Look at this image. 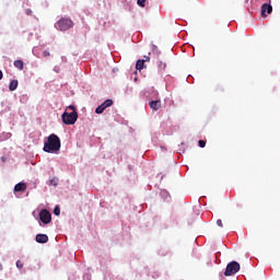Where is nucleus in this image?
Instances as JSON below:
<instances>
[{"label": "nucleus", "instance_id": "obj_1", "mask_svg": "<svg viewBox=\"0 0 280 280\" xmlns=\"http://www.w3.org/2000/svg\"><path fill=\"white\" fill-rule=\"evenodd\" d=\"M62 147L60 142V138L55 133L48 136L47 141L44 143V152H48V154H54V152H60V148Z\"/></svg>", "mask_w": 280, "mask_h": 280}, {"label": "nucleus", "instance_id": "obj_2", "mask_svg": "<svg viewBox=\"0 0 280 280\" xmlns=\"http://www.w3.org/2000/svg\"><path fill=\"white\" fill-rule=\"evenodd\" d=\"M56 30L60 32H67V30H71L73 27V21L69 18H61L56 24Z\"/></svg>", "mask_w": 280, "mask_h": 280}, {"label": "nucleus", "instance_id": "obj_3", "mask_svg": "<svg viewBox=\"0 0 280 280\" xmlns=\"http://www.w3.org/2000/svg\"><path fill=\"white\" fill-rule=\"evenodd\" d=\"M61 119L66 126H73V124L78 121V112H72V113L65 112L61 115Z\"/></svg>", "mask_w": 280, "mask_h": 280}, {"label": "nucleus", "instance_id": "obj_4", "mask_svg": "<svg viewBox=\"0 0 280 280\" xmlns=\"http://www.w3.org/2000/svg\"><path fill=\"white\" fill-rule=\"evenodd\" d=\"M240 268H241L240 262L233 260L228 264L225 271H224V276L233 277V275H237V272H240Z\"/></svg>", "mask_w": 280, "mask_h": 280}, {"label": "nucleus", "instance_id": "obj_5", "mask_svg": "<svg viewBox=\"0 0 280 280\" xmlns=\"http://www.w3.org/2000/svg\"><path fill=\"white\" fill-rule=\"evenodd\" d=\"M39 220L43 222V224H49V222H51V212H49L47 209H43L39 212Z\"/></svg>", "mask_w": 280, "mask_h": 280}, {"label": "nucleus", "instance_id": "obj_6", "mask_svg": "<svg viewBox=\"0 0 280 280\" xmlns=\"http://www.w3.org/2000/svg\"><path fill=\"white\" fill-rule=\"evenodd\" d=\"M267 12V14H266ZM268 14H272V4L271 3H264L261 5V16L264 19H266V16H268Z\"/></svg>", "mask_w": 280, "mask_h": 280}, {"label": "nucleus", "instance_id": "obj_7", "mask_svg": "<svg viewBox=\"0 0 280 280\" xmlns=\"http://www.w3.org/2000/svg\"><path fill=\"white\" fill-rule=\"evenodd\" d=\"M165 69H167V63L163 60L158 61V73L160 75L165 73Z\"/></svg>", "mask_w": 280, "mask_h": 280}, {"label": "nucleus", "instance_id": "obj_8", "mask_svg": "<svg viewBox=\"0 0 280 280\" xmlns=\"http://www.w3.org/2000/svg\"><path fill=\"white\" fill-rule=\"evenodd\" d=\"M36 242L38 244H47V242H49V236H47V234H37Z\"/></svg>", "mask_w": 280, "mask_h": 280}, {"label": "nucleus", "instance_id": "obj_9", "mask_svg": "<svg viewBox=\"0 0 280 280\" xmlns=\"http://www.w3.org/2000/svg\"><path fill=\"white\" fill-rule=\"evenodd\" d=\"M149 106L152 110H161V100L158 101H151L149 103Z\"/></svg>", "mask_w": 280, "mask_h": 280}, {"label": "nucleus", "instance_id": "obj_10", "mask_svg": "<svg viewBox=\"0 0 280 280\" xmlns=\"http://www.w3.org/2000/svg\"><path fill=\"white\" fill-rule=\"evenodd\" d=\"M26 190H27V184H25V183H23V182L16 184V185L14 186V191H15V192H19V191H26Z\"/></svg>", "mask_w": 280, "mask_h": 280}, {"label": "nucleus", "instance_id": "obj_11", "mask_svg": "<svg viewBox=\"0 0 280 280\" xmlns=\"http://www.w3.org/2000/svg\"><path fill=\"white\" fill-rule=\"evenodd\" d=\"M13 67H15V69H19V71H23L25 63L23 62V60H15L13 62Z\"/></svg>", "mask_w": 280, "mask_h": 280}, {"label": "nucleus", "instance_id": "obj_12", "mask_svg": "<svg viewBox=\"0 0 280 280\" xmlns=\"http://www.w3.org/2000/svg\"><path fill=\"white\" fill-rule=\"evenodd\" d=\"M114 102L110 98H107L104 103L101 104V106L103 107V109L106 110V108H110V106H113Z\"/></svg>", "mask_w": 280, "mask_h": 280}, {"label": "nucleus", "instance_id": "obj_13", "mask_svg": "<svg viewBox=\"0 0 280 280\" xmlns=\"http://www.w3.org/2000/svg\"><path fill=\"white\" fill-rule=\"evenodd\" d=\"M145 67V60L143 59H139L136 63V69L138 71H141V69H143Z\"/></svg>", "mask_w": 280, "mask_h": 280}, {"label": "nucleus", "instance_id": "obj_14", "mask_svg": "<svg viewBox=\"0 0 280 280\" xmlns=\"http://www.w3.org/2000/svg\"><path fill=\"white\" fill-rule=\"evenodd\" d=\"M16 89H19V81L18 80H12L10 82L9 90L10 91H16Z\"/></svg>", "mask_w": 280, "mask_h": 280}, {"label": "nucleus", "instance_id": "obj_15", "mask_svg": "<svg viewBox=\"0 0 280 280\" xmlns=\"http://www.w3.org/2000/svg\"><path fill=\"white\" fill-rule=\"evenodd\" d=\"M104 107L102 106V105H100L98 107H96V109H95V113H96V115H102V113H104Z\"/></svg>", "mask_w": 280, "mask_h": 280}, {"label": "nucleus", "instance_id": "obj_16", "mask_svg": "<svg viewBox=\"0 0 280 280\" xmlns=\"http://www.w3.org/2000/svg\"><path fill=\"white\" fill-rule=\"evenodd\" d=\"M137 3L140 8H145V0H138Z\"/></svg>", "mask_w": 280, "mask_h": 280}, {"label": "nucleus", "instance_id": "obj_17", "mask_svg": "<svg viewBox=\"0 0 280 280\" xmlns=\"http://www.w3.org/2000/svg\"><path fill=\"white\" fill-rule=\"evenodd\" d=\"M15 266H16V268H19V270H23V264H22L21 260H18V261L15 262Z\"/></svg>", "mask_w": 280, "mask_h": 280}, {"label": "nucleus", "instance_id": "obj_18", "mask_svg": "<svg viewBox=\"0 0 280 280\" xmlns=\"http://www.w3.org/2000/svg\"><path fill=\"white\" fill-rule=\"evenodd\" d=\"M199 148H205L207 145V142L205 140H199Z\"/></svg>", "mask_w": 280, "mask_h": 280}, {"label": "nucleus", "instance_id": "obj_19", "mask_svg": "<svg viewBox=\"0 0 280 280\" xmlns=\"http://www.w3.org/2000/svg\"><path fill=\"white\" fill-rule=\"evenodd\" d=\"M54 213L56 214V215H60V207H56L55 209H54Z\"/></svg>", "mask_w": 280, "mask_h": 280}, {"label": "nucleus", "instance_id": "obj_20", "mask_svg": "<svg viewBox=\"0 0 280 280\" xmlns=\"http://www.w3.org/2000/svg\"><path fill=\"white\" fill-rule=\"evenodd\" d=\"M67 110H72V113H77L75 106H73V105L68 106Z\"/></svg>", "mask_w": 280, "mask_h": 280}, {"label": "nucleus", "instance_id": "obj_21", "mask_svg": "<svg viewBox=\"0 0 280 280\" xmlns=\"http://www.w3.org/2000/svg\"><path fill=\"white\" fill-rule=\"evenodd\" d=\"M43 56H44V58H49L50 54L48 50H44Z\"/></svg>", "mask_w": 280, "mask_h": 280}, {"label": "nucleus", "instance_id": "obj_22", "mask_svg": "<svg viewBox=\"0 0 280 280\" xmlns=\"http://www.w3.org/2000/svg\"><path fill=\"white\" fill-rule=\"evenodd\" d=\"M217 224H218V226H220L221 229H222V226H224V224L222 223V219H219V220L217 221Z\"/></svg>", "mask_w": 280, "mask_h": 280}, {"label": "nucleus", "instance_id": "obj_23", "mask_svg": "<svg viewBox=\"0 0 280 280\" xmlns=\"http://www.w3.org/2000/svg\"><path fill=\"white\" fill-rule=\"evenodd\" d=\"M144 62H150V57H148V56H144Z\"/></svg>", "mask_w": 280, "mask_h": 280}, {"label": "nucleus", "instance_id": "obj_24", "mask_svg": "<svg viewBox=\"0 0 280 280\" xmlns=\"http://www.w3.org/2000/svg\"><path fill=\"white\" fill-rule=\"evenodd\" d=\"M0 80H3V71L0 70Z\"/></svg>", "mask_w": 280, "mask_h": 280}, {"label": "nucleus", "instance_id": "obj_25", "mask_svg": "<svg viewBox=\"0 0 280 280\" xmlns=\"http://www.w3.org/2000/svg\"><path fill=\"white\" fill-rule=\"evenodd\" d=\"M1 161H2L3 163H5V156H2V158H1Z\"/></svg>", "mask_w": 280, "mask_h": 280}, {"label": "nucleus", "instance_id": "obj_26", "mask_svg": "<svg viewBox=\"0 0 280 280\" xmlns=\"http://www.w3.org/2000/svg\"><path fill=\"white\" fill-rule=\"evenodd\" d=\"M0 270H3V265L0 262Z\"/></svg>", "mask_w": 280, "mask_h": 280}]
</instances>
